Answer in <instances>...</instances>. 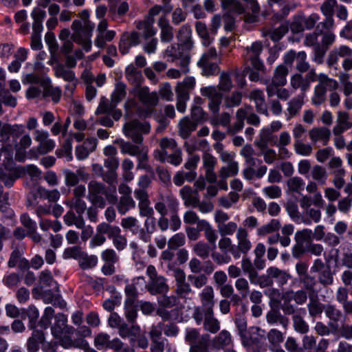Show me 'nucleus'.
I'll return each instance as SVG.
<instances>
[{
    "instance_id": "f257e3e1",
    "label": "nucleus",
    "mask_w": 352,
    "mask_h": 352,
    "mask_svg": "<svg viewBox=\"0 0 352 352\" xmlns=\"http://www.w3.org/2000/svg\"><path fill=\"white\" fill-rule=\"evenodd\" d=\"M141 102V105L134 98H129L124 103L126 116H131L136 113L140 117H148L151 116L155 107L158 103V96L156 92H150L147 87H138L133 89Z\"/></svg>"
},
{
    "instance_id": "f03ea898",
    "label": "nucleus",
    "mask_w": 352,
    "mask_h": 352,
    "mask_svg": "<svg viewBox=\"0 0 352 352\" xmlns=\"http://www.w3.org/2000/svg\"><path fill=\"white\" fill-rule=\"evenodd\" d=\"M81 20H74L72 25L73 34L71 38L73 41L80 45L83 50L88 52L91 49V36L94 29V23L89 20V12L84 10L80 13Z\"/></svg>"
},
{
    "instance_id": "7ed1b4c3",
    "label": "nucleus",
    "mask_w": 352,
    "mask_h": 352,
    "mask_svg": "<svg viewBox=\"0 0 352 352\" xmlns=\"http://www.w3.org/2000/svg\"><path fill=\"white\" fill-rule=\"evenodd\" d=\"M288 73L289 69L284 65H279L276 67L271 82L266 86L268 97L276 96L281 100H287L291 96L292 92L283 87L287 83Z\"/></svg>"
},
{
    "instance_id": "20e7f679",
    "label": "nucleus",
    "mask_w": 352,
    "mask_h": 352,
    "mask_svg": "<svg viewBox=\"0 0 352 352\" xmlns=\"http://www.w3.org/2000/svg\"><path fill=\"white\" fill-rule=\"evenodd\" d=\"M88 199L100 208L104 207L106 201L114 204L117 201L116 188H106L102 183L91 181L88 184Z\"/></svg>"
},
{
    "instance_id": "39448f33",
    "label": "nucleus",
    "mask_w": 352,
    "mask_h": 352,
    "mask_svg": "<svg viewBox=\"0 0 352 352\" xmlns=\"http://www.w3.org/2000/svg\"><path fill=\"white\" fill-rule=\"evenodd\" d=\"M67 318L63 314L55 316V322L51 327V333L53 337L58 340V343L65 349L74 346L72 340V335L74 329L67 324Z\"/></svg>"
},
{
    "instance_id": "423d86ee",
    "label": "nucleus",
    "mask_w": 352,
    "mask_h": 352,
    "mask_svg": "<svg viewBox=\"0 0 352 352\" xmlns=\"http://www.w3.org/2000/svg\"><path fill=\"white\" fill-rule=\"evenodd\" d=\"M173 9V6L169 3H164V6H155L151 8L148 12V16L146 20L138 21L136 28L142 32V34L145 38L153 36L157 33V30L153 27L154 17L161 12L163 13L162 16H165L168 14Z\"/></svg>"
},
{
    "instance_id": "0eeeda50",
    "label": "nucleus",
    "mask_w": 352,
    "mask_h": 352,
    "mask_svg": "<svg viewBox=\"0 0 352 352\" xmlns=\"http://www.w3.org/2000/svg\"><path fill=\"white\" fill-rule=\"evenodd\" d=\"M318 84L314 88V93L311 98L314 105H320L326 100L327 91H332L337 88L338 82L333 78H330L325 74L320 73L318 77Z\"/></svg>"
},
{
    "instance_id": "6e6552de",
    "label": "nucleus",
    "mask_w": 352,
    "mask_h": 352,
    "mask_svg": "<svg viewBox=\"0 0 352 352\" xmlns=\"http://www.w3.org/2000/svg\"><path fill=\"white\" fill-rule=\"evenodd\" d=\"M96 232L107 234L117 250L122 251L126 247L127 239L121 234V229L118 226L102 222L97 226Z\"/></svg>"
},
{
    "instance_id": "1a4fd4ad",
    "label": "nucleus",
    "mask_w": 352,
    "mask_h": 352,
    "mask_svg": "<svg viewBox=\"0 0 352 352\" xmlns=\"http://www.w3.org/2000/svg\"><path fill=\"white\" fill-rule=\"evenodd\" d=\"M150 130V124L146 121L140 122L134 120L125 123L123 126V132L125 136L131 138L137 144L142 143V135L149 133Z\"/></svg>"
},
{
    "instance_id": "9d476101",
    "label": "nucleus",
    "mask_w": 352,
    "mask_h": 352,
    "mask_svg": "<svg viewBox=\"0 0 352 352\" xmlns=\"http://www.w3.org/2000/svg\"><path fill=\"white\" fill-rule=\"evenodd\" d=\"M24 80L28 83L33 84L27 90L28 98H36L42 94L44 96L45 87L51 83V79L49 77L40 76L35 74L25 75Z\"/></svg>"
},
{
    "instance_id": "9b49d317",
    "label": "nucleus",
    "mask_w": 352,
    "mask_h": 352,
    "mask_svg": "<svg viewBox=\"0 0 352 352\" xmlns=\"http://www.w3.org/2000/svg\"><path fill=\"white\" fill-rule=\"evenodd\" d=\"M237 243L232 248V256L235 259L239 258L242 254H247L252 248V243L245 228L239 227L236 233Z\"/></svg>"
},
{
    "instance_id": "f8f14e48",
    "label": "nucleus",
    "mask_w": 352,
    "mask_h": 352,
    "mask_svg": "<svg viewBox=\"0 0 352 352\" xmlns=\"http://www.w3.org/2000/svg\"><path fill=\"white\" fill-rule=\"evenodd\" d=\"M201 305L195 308L194 313L197 318L201 319V312L213 310L214 307V292L211 286H206L199 294Z\"/></svg>"
},
{
    "instance_id": "ddd939ff",
    "label": "nucleus",
    "mask_w": 352,
    "mask_h": 352,
    "mask_svg": "<svg viewBox=\"0 0 352 352\" xmlns=\"http://www.w3.org/2000/svg\"><path fill=\"white\" fill-rule=\"evenodd\" d=\"M247 120V122L250 124L258 125L260 123V119L257 115L252 112L251 107L247 106L245 108H241L238 109L236 112V122L231 129L232 132L236 133L244 126V120Z\"/></svg>"
},
{
    "instance_id": "4468645a",
    "label": "nucleus",
    "mask_w": 352,
    "mask_h": 352,
    "mask_svg": "<svg viewBox=\"0 0 352 352\" xmlns=\"http://www.w3.org/2000/svg\"><path fill=\"white\" fill-rule=\"evenodd\" d=\"M296 62V68L300 72H305L309 68V64L307 61V54L304 51L296 52L290 50L284 55V63L292 66Z\"/></svg>"
},
{
    "instance_id": "2eb2a0df",
    "label": "nucleus",
    "mask_w": 352,
    "mask_h": 352,
    "mask_svg": "<svg viewBox=\"0 0 352 352\" xmlns=\"http://www.w3.org/2000/svg\"><path fill=\"white\" fill-rule=\"evenodd\" d=\"M55 75L67 82L65 94L67 96H72L78 82L74 72L67 69L63 65H58L55 67Z\"/></svg>"
},
{
    "instance_id": "dca6fc26",
    "label": "nucleus",
    "mask_w": 352,
    "mask_h": 352,
    "mask_svg": "<svg viewBox=\"0 0 352 352\" xmlns=\"http://www.w3.org/2000/svg\"><path fill=\"white\" fill-rule=\"evenodd\" d=\"M34 140L38 143L37 150L40 154H46L52 151L55 146V141L50 138V133L44 129H36L34 131Z\"/></svg>"
},
{
    "instance_id": "f3484780",
    "label": "nucleus",
    "mask_w": 352,
    "mask_h": 352,
    "mask_svg": "<svg viewBox=\"0 0 352 352\" xmlns=\"http://www.w3.org/2000/svg\"><path fill=\"white\" fill-rule=\"evenodd\" d=\"M263 50V45L260 41L252 43L251 46L245 48L244 54L245 60L250 62V64L256 70H261L263 64L259 56Z\"/></svg>"
},
{
    "instance_id": "a211bd4d",
    "label": "nucleus",
    "mask_w": 352,
    "mask_h": 352,
    "mask_svg": "<svg viewBox=\"0 0 352 352\" xmlns=\"http://www.w3.org/2000/svg\"><path fill=\"white\" fill-rule=\"evenodd\" d=\"M94 345L98 350L112 349L118 351L122 349V342L118 338L111 340L109 335L100 333L95 337Z\"/></svg>"
},
{
    "instance_id": "6ab92c4d",
    "label": "nucleus",
    "mask_w": 352,
    "mask_h": 352,
    "mask_svg": "<svg viewBox=\"0 0 352 352\" xmlns=\"http://www.w3.org/2000/svg\"><path fill=\"white\" fill-rule=\"evenodd\" d=\"M201 94L209 98V109L213 113H217L221 103L222 94L214 86H208L201 89Z\"/></svg>"
},
{
    "instance_id": "aec40b11",
    "label": "nucleus",
    "mask_w": 352,
    "mask_h": 352,
    "mask_svg": "<svg viewBox=\"0 0 352 352\" xmlns=\"http://www.w3.org/2000/svg\"><path fill=\"white\" fill-rule=\"evenodd\" d=\"M193 318L197 324H200L204 320V327L205 329L212 333H215L220 329V322L214 316L213 310L201 312L200 320L197 318L196 314H193Z\"/></svg>"
},
{
    "instance_id": "412c9836",
    "label": "nucleus",
    "mask_w": 352,
    "mask_h": 352,
    "mask_svg": "<svg viewBox=\"0 0 352 352\" xmlns=\"http://www.w3.org/2000/svg\"><path fill=\"white\" fill-rule=\"evenodd\" d=\"M135 199L138 201V208L141 217H149L154 215L153 208L151 206L148 195L144 189H136L134 191Z\"/></svg>"
},
{
    "instance_id": "4be33fe9",
    "label": "nucleus",
    "mask_w": 352,
    "mask_h": 352,
    "mask_svg": "<svg viewBox=\"0 0 352 352\" xmlns=\"http://www.w3.org/2000/svg\"><path fill=\"white\" fill-rule=\"evenodd\" d=\"M97 146V140L94 138H87L82 144L76 146L75 155L78 160H84L90 153L94 152Z\"/></svg>"
},
{
    "instance_id": "5701e85b",
    "label": "nucleus",
    "mask_w": 352,
    "mask_h": 352,
    "mask_svg": "<svg viewBox=\"0 0 352 352\" xmlns=\"http://www.w3.org/2000/svg\"><path fill=\"white\" fill-rule=\"evenodd\" d=\"M305 95L300 94L292 98L287 102V109L285 110V118L289 120L297 116L305 104Z\"/></svg>"
},
{
    "instance_id": "b1692460",
    "label": "nucleus",
    "mask_w": 352,
    "mask_h": 352,
    "mask_svg": "<svg viewBox=\"0 0 352 352\" xmlns=\"http://www.w3.org/2000/svg\"><path fill=\"white\" fill-rule=\"evenodd\" d=\"M337 6L336 0H326L320 6V10L326 19L324 22L320 23L318 25V28L320 25L324 27L326 29H329L333 26L334 20L333 15L334 12V8Z\"/></svg>"
},
{
    "instance_id": "393cba45",
    "label": "nucleus",
    "mask_w": 352,
    "mask_h": 352,
    "mask_svg": "<svg viewBox=\"0 0 352 352\" xmlns=\"http://www.w3.org/2000/svg\"><path fill=\"white\" fill-rule=\"evenodd\" d=\"M32 138L28 133L23 134L19 142L14 144L15 159L19 162H24L26 159V150L31 146Z\"/></svg>"
},
{
    "instance_id": "a878e982",
    "label": "nucleus",
    "mask_w": 352,
    "mask_h": 352,
    "mask_svg": "<svg viewBox=\"0 0 352 352\" xmlns=\"http://www.w3.org/2000/svg\"><path fill=\"white\" fill-rule=\"evenodd\" d=\"M202 159L206 179L211 184L215 183L217 181V175L214 171V168L217 162V159L208 153H204Z\"/></svg>"
},
{
    "instance_id": "bb28decb",
    "label": "nucleus",
    "mask_w": 352,
    "mask_h": 352,
    "mask_svg": "<svg viewBox=\"0 0 352 352\" xmlns=\"http://www.w3.org/2000/svg\"><path fill=\"white\" fill-rule=\"evenodd\" d=\"M234 322L238 329L239 334L241 336L242 344L244 346H250L252 345L256 339L253 338L252 336H249L245 318L243 316H239L235 318Z\"/></svg>"
},
{
    "instance_id": "cd10ccee",
    "label": "nucleus",
    "mask_w": 352,
    "mask_h": 352,
    "mask_svg": "<svg viewBox=\"0 0 352 352\" xmlns=\"http://www.w3.org/2000/svg\"><path fill=\"white\" fill-rule=\"evenodd\" d=\"M330 135V130L324 126L315 127L309 131V139L314 144L320 143L322 145H326L329 140Z\"/></svg>"
},
{
    "instance_id": "c85d7f7f",
    "label": "nucleus",
    "mask_w": 352,
    "mask_h": 352,
    "mask_svg": "<svg viewBox=\"0 0 352 352\" xmlns=\"http://www.w3.org/2000/svg\"><path fill=\"white\" fill-rule=\"evenodd\" d=\"M246 3L244 14L245 21L254 23L259 21L260 7L256 0H243Z\"/></svg>"
},
{
    "instance_id": "c756f323",
    "label": "nucleus",
    "mask_w": 352,
    "mask_h": 352,
    "mask_svg": "<svg viewBox=\"0 0 352 352\" xmlns=\"http://www.w3.org/2000/svg\"><path fill=\"white\" fill-rule=\"evenodd\" d=\"M157 25L161 30L160 38L162 42L168 43L173 38V30L170 26L168 18L165 16H161L158 20Z\"/></svg>"
},
{
    "instance_id": "7c9ffc66",
    "label": "nucleus",
    "mask_w": 352,
    "mask_h": 352,
    "mask_svg": "<svg viewBox=\"0 0 352 352\" xmlns=\"http://www.w3.org/2000/svg\"><path fill=\"white\" fill-rule=\"evenodd\" d=\"M196 80L192 76H187L182 81L178 82L175 88L177 96L189 98V93L195 86Z\"/></svg>"
},
{
    "instance_id": "2f4dec72",
    "label": "nucleus",
    "mask_w": 352,
    "mask_h": 352,
    "mask_svg": "<svg viewBox=\"0 0 352 352\" xmlns=\"http://www.w3.org/2000/svg\"><path fill=\"white\" fill-rule=\"evenodd\" d=\"M184 146L189 154H192L196 151H201L205 153L209 149V144L206 139L196 138L186 141Z\"/></svg>"
},
{
    "instance_id": "473e14b6",
    "label": "nucleus",
    "mask_w": 352,
    "mask_h": 352,
    "mask_svg": "<svg viewBox=\"0 0 352 352\" xmlns=\"http://www.w3.org/2000/svg\"><path fill=\"white\" fill-rule=\"evenodd\" d=\"M160 150L155 151L154 156L159 160H163L167 156V153L177 148V143L172 138H164L160 141Z\"/></svg>"
},
{
    "instance_id": "72a5a7b5",
    "label": "nucleus",
    "mask_w": 352,
    "mask_h": 352,
    "mask_svg": "<svg viewBox=\"0 0 352 352\" xmlns=\"http://www.w3.org/2000/svg\"><path fill=\"white\" fill-rule=\"evenodd\" d=\"M45 342L44 334L42 331L34 330L32 336L27 341L26 346L28 352H37L39 349L40 344L41 346Z\"/></svg>"
},
{
    "instance_id": "f704fd0d",
    "label": "nucleus",
    "mask_w": 352,
    "mask_h": 352,
    "mask_svg": "<svg viewBox=\"0 0 352 352\" xmlns=\"http://www.w3.org/2000/svg\"><path fill=\"white\" fill-rule=\"evenodd\" d=\"M249 98L254 102L258 112L267 115L265 95L262 90L258 89H253L250 92Z\"/></svg>"
},
{
    "instance_id": "c9c22d12",
    "label": "nucleus",
    "mask_w": 352,
    "mask_h": 352,
    "mask_svg": "<svg viewBox=\"0 0 352 352\" xmlns=\"http://www.w3.org/2000/svg\"><path fill=\"white\" fill-rule=\"evenodd\" d=\"M31 16L33 19L32 34L41 35L43 30V22L46 16L45 11L39 8H35L31 13Z\"/></svg>"
},
{
    "instance_id": "e433bc0d",
    "label": "nucleus",
    "mask_w": 352,
    "mask_h": 352,
    "mask_svg": "<svg viewBox=\"0 0 352 352\" xmlns=\"http://www.w3.org/2000/svg\"><path fill=\"white\" fill-rule=\"evenodd\" d=\"M302 223L311 225L313 223H318L321 219V211L319 208H308L302 210Z\"/></svg>"
},
{
    "instance_id": "4c0bfd02",
    "label": "nucleus",
    "mask_w": 352,
    "mask_h": 352,
    "mask_svg": "<svg viewBox=\"0 0 352 352\" xmlns=\"http://www.w3.org/2000/svg\"><path fill=\"white\" fill-rule=\"evenodd\" d=\"M148 291L151 294L166 293L168 291V286L166 283V279L162 276L153 279L150 281Z\"/></svg>"
},
{
    "instance_id": "58836bf2",
    "label": "nucleus",
    "mask_w": 352,
    "mask_h": 352,
    "mask_svg": "<svg viewBox=\"0 0 352 352\" xmlns=\"http://www.w3.org/2000/svg\"><path fill=\"white\" fill-rule=\"evenodd\" d=\"M35 198L39 197L42 199H47L50 202H56L60 197V192L56 190H47L44 187L38 186L34 195Z\"/></svg>"
},
{
    "instance_id": "ea45409f",
    "label": "nucleus",
    "mask_w": 352,
    "mask_h": 352,
    "mask_svg": "<svg viewBox=\"0 0 352 352\" xmlns=\"http://www.w3.org/2000/svg\"><path fill=\"white\" fill-rule=\"evenodd\" d=\"M268 276L273 278L274 281L282 287L286 284L290 278L289 274L286 272L279 270L276 267H270L267 270Z\"/></svg>"
},
{
    "instance_id": "a19ab883",
    "label": "nucleus",
    "mask_w": 352,
    "mask_h": 352,
    "mask_svg": "<svg viewBox=\"0 0 352 352\" xmlns=\"http://www.w3.org/2000/svg\"><path fill=\"white\" fill-rule=\"evenodd\" d=\"M179 193L186 206L196 208L198 204V198L191 187L188 186H184L180 190Z\"/></svg>"
},
{
    "instance_id": "79ce46f5",
    "label": "nucleus",
    "mask_w": 352,
    "mask_h": 352,
    "mask_svg": "<svg viewBox=\"0 0 352 352\" xmlns=\"http://www.w3.org/2000/svg\"><path fill=\"white\" fill-rule=\"evenodd\" d=\"M157 302L160 306L164 308H172L175 307L174 310L178 311V309L182 307L180 299L177 296L162 295L157 298Z\"/></svg>"
},
{
    "instance_id": "37998d69",
    "label": "nucleus",
    "mask_w": 352,
    "mask_h": 352,
    "mask_svg": "<svg viewBox=\"0 0 352 352\" xmlns=\"http://www.w3.org/2000/svg\"><path fill=\"white\" fill-rule=\"evenodd\" d=\"M126 95V85L122 82H118L111 94V105L116 107Z\"/></svg>"
},
{
    "instance_id": "c03bdc74",
    "label": "nucleus",
    "mask_w": 352,
    "mask_h": 352,
    "mask_svg": "<svg viewBox=\"0 0 352 352\" xmlns=\"http://www.w3.org/2000/svg\"><path fill=\"white\" fill-rule=\"evenodd\" d=\"M179 126L181 137L184 139H186L190 136L192 131H195L197 126V123L190 120L188 118L185 117L181 120Z\"/></svg>"
},
{
    "instance_id": "a18cd8bd",
    "label": "nucleus",
    "mask_w": 352,
    "mask_h": 352,
    "mask_svg": "<svg viewBox=\"0 0 352 352\" xmlns=\"http://www.w3.org/2000/svg\"><path fill=\"white\" fill-rule=\"evenodd\" d=\"M63 219L65 223L68 226H75L77 228H82L85 225L82 214H75L72 210L66 212Z\"/></svg>"
},
{
    "instance_id": "49530a36",
    "label": "nucleus",
    "mask_w": 352,
    "mask_h": 352,
    "mask_svg": "<svg viewBox=\"0 0 352 352\" xmlns=\"http://www.w3.org/2000/svg\"><path fill=\"white\" fill-rule=\"evenodd\" d=\"M192 30L189 25H184L179 30L177 38L182 45L185 46L188 50L192 47V43L191 40Z\"/></svg>"
},
{
    "instance_id": "de8ad7c7",
    "label": "nucleus",
    "mask_w": 352,
    "mask_h": 352,
    "mask_svg": "<svg viewBox=\"0 0 352 352\" xmlns=\"http://www.w3.org/2000/svg\"><path fill=\"white\" fill-rule=\"evenodd\" d=\"M118 329H119V335L123 338H130L132 345L134 346L135 345L134 343L135 337L136 334L139 333L140 327L134 324L129 327L127 324L123 322Z\"/></svg>"
},
{
    "instance_id": "09e8293b",
    "label": "nucleus",
    "mask_w": 352,
    "mask_h": 352,
    "mask_svg": "<svg viewBox=\"0 0 352 352\" xmlns=\"http://www.w3.org/2000/svg\"><path fill=\"white\" fill-rule=\"evenodd\" d=\"M290 85L294 90L300 89L301 94L305 95L309 89V82L300 74H295L291 76Z\"/></svg>"
},
{
    "instance_id": "8fccbe9b",
    "label": "nucleus",
    "mask_w": 352,
    "mask_h": 352,
    "mask_svg": "<svg viewBox=\"0 0 352 352\" xmlns=\"http://www.w3.org/2000/svg\"><path fill=\"white\" fill-rule=\"evenodd\" d=\"M43 299L45 303H57L62 308L66 305V302L61 298L58 289L45 290L43 292Z\"/></svg>"
},
{
    "instance_id": "3c124183",
    "label": "nucleus",
    "mask_w": 352,
    "mask_h": 352,
    "mask_svg": "<svg viewBox=\"0 0 352 352\" xmlns=\"http://www.w3.org/2000/svg\"><path fill=\"white\" fill-rule=\"evenodd\" d=\"M197 33L201 38L202 43L204 46H208L213 41V37L210 33L208 32L206 25L201 22L197 21L195 24Z\"/></svg>"
},
{
    "instance_id": "603ef678",
    "label": "nucleus",
    "mask_w": 352,
    "mask_h": 352,
    "mask_svg": "<svg viewBox=\"0 0 352 352\" xmlns=\"http://www.w3.org/2000/svg\"><path fill=\"white\" fill-rule=\"evenodd\" d=\"M267 170L265 165H261L256 170L253 167H246L243 170V176L247 180H252L254 177L260 179L266 174Z\"/></svg>"
},
{
    "instance_id": "864d4df0",
    "label": "nucleus",
    "mask_w": 352,
    "mask_h": 352,
    "mask_svg": "<svg viewBox=\"0 0 352 352\" xmlns=\"http://www.w3.org/2000/svg\"><path fill=\"white\" fill-rule=\"evenodd\" d=\"M135 207V202L131 195L122 196L117 204V209L120 214H124Z\"/></svg>"
},
{
    "instance_id": "5fc2aeb1",
    "label": "nucleus",
    "mask_w": 352,
    "mask_h": 352,
    "mask_svg": "<svg viewBox=\"0 0 352 352\" xmlns=\"http://www.w3.org/2000/svg\"><path fill=\"white\" fill-rule=\"evenodd\" d=\"M285 300L289 302L294 300L298 305L304 304L307 299V294L302 289L296 292L289 291L285 293L283 296Z\"/></svg>"
},
{
    "instance_id": "6e6d98bb",
    "label": "nucleus",
    "mask_w": 352,
    "mask_h": 352,
    "mask_svg": "<svg viewBox=\"0 0 352 352\" xmlns=\"http://www.w3.org/2000/svg\"><path fill=\"white\" fill-rule=\"evenodd\" d=\"M309 175L310 177L320 185H324L327 179V174L325 168L320 165L314 166Z\"/></svg>"
},
{
    "instance_id": "4d7b16f0",
    "label": "nucleus",
    "mask_w": 352,
    "mask_h": 352,
    "mask_svg": "<svg viewBox=\"0 0 352 352\" xmlns=\"http://www.w3.org/2000/svg\"><path fill=\"white\" fill-rule=\"evenodd\" d=\"M232 336L229 331L222 330L213 340V345L217 349L223 348L232 343Z\"/></svg>"
},
{
    "instance_id": "13d9d810",
    "label": "nucleus",
    "mask_w": 352,
    "mask_h": 352,
    "mask_svg": "<svg viewBox=\"0 0 352 352\" xmlns=\"http://www.w3.org/2000/svg\"><path fill=\"white\" fill-rule=\"evenodd\" d=\"M239 166L238 162H231L222 166L219 171L221 179H226L230 177L236 176L239 173Z\"/></svg>"
},
{
    "instance_id": "bf43d9fd",
    "label": "nucleus",
    "mask_w": 352,
    "mask_h": 352,
    "mask_svg": "<svg viewBox=\"0 0 352 352\" xmlns=\"http://www.w3.org/2000/svg\"><path fill=\"white\" fill-rule=\"evenodd\" d=\"M267 322L271 325H281L284 328H287L288 321L284 318L281 314L276 311H270L266 316Z\"/></svg>"
},
{
    "instance_id": "052dcab7",
    "label": "nucleus",
    "mask_w": 352,
    "mask_h": 352,
    "mask_svg": "<svg viewBox=\"0 0 352 352\" xmlns=\"http://www.w3.org/2000/svg\"><path fill=\"white\" fill-rule=\"evenodd\" d=\"M280 228V223L278 219H273L269 223L258 228L257 234L265 236L269 233L277 231Z\"/></svg>"
},
{
    "instance_id": "680f3d73",
    "label": "nucleus",
    "mask_w": 352,
    "mask_h": 352,
    "mask_svg": "<svg viewBox=\"0 0 352 352\" xmlns=\"http://www.w3.org/2000/svg\"><path fill=\"white\" fill-rule=\"evenodd\" d=\"M125 75L127 80L131 83L135 85L140 84L142 75V73L138 71L134 65H131L126 67Z\"/></svg>"
},
{
    "instance_id": "e2e57ef3",
    "label": "nucleus",
    "mask_w": 352,
    "mask_h": 352,
    "mask_svg": "<svg viewBox=\"0 0 352 352\" xmlns=\"http://www.w3.org/2000/svg\"><path fill=\"white\" fill-rule=\"evenodd\" d=\"M56 155L60 157L65 158L67 162H69L73 159L72 143L69 138H67L64 141L61 149L56 151Z\"/></svg>"
},
{
    "instance_id": "0e129e2a",
    "label": "nucleus",
    "mask_w": 352,
    "mask_h": 352,
    "mask_svg": "<svg viewBox=\"0 0 352 352\" xmlns=\"http://www.w3.org/2000/svg\"><path fill=\"white\" fill-rule=\"evenodd\" d=\"M287 187L290 191L301 194L305 188V183L300 177H293L288 179Z\"/></svg>"
},
{
    "instance_id": "69168bd1",
    "label": "nucleus",
    "mask_w": 352,
    "mask_h": 352,
    "mask_svg": "<svg viewBox=\"0 0 352 352\" xmlns=\"http://www.w3.org/2000/svg\"><path fill=\"white\" fill-rule=\"evenodd\" d=\"M272 132L270 129V128H263L260 132V138L259 140L255 142V145L259 149H263L265 147H267V144L269 142L272 138Z\"/></svg>"
},
{
    "instance_id": "338daca9",
    "label": "nucleus",
    "mask_w": 352,
    "mask_h": 352,
    "mask_svg": "<svg viewBox=\"0 0 352 352\" xmlns=\"http://www.w3.org/2000/svg\"><path fill=\"white\" fill-rule=\"evenodd\" d=\"M197 64L200 67H201L202 73L205 76L214 75L218 72V65L214 61H198Z\"/></svg>"
},
{
    "instance_id": "774afa93",
    "label": "nucleus",
    "mask_w": 352,
    "mask_h": 352,
    "mask_svg": "<svg viewBox=\"0 0 352 352\" xmlns=\"http://www.w3.org/2000/svg\"><path fill=\"white\" fill-rule=\"evenodd\" d=\"M66 205L69 206L72 210H75L77 214H83L87 209V204L81 198L74 197L66 202Z\"/></svg>"
}]
</instances>
